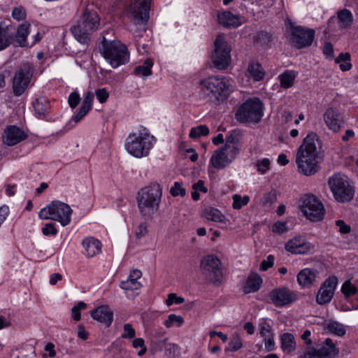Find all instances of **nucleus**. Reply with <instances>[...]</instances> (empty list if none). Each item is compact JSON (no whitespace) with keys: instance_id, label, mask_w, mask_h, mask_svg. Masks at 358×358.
<instances>
[{"instance_id":"f257e3e1","label":"nucleus","mask_w":358,"mask_h":358,"mask_svg":"<svg viewBox=\"0 0 358 358\" xmlns=\"http://www.w3.org/2000/svg\"><path fill=\"white\" fill-rule=\"evenodd\" d=\"M321 149L322 143L317 134L314 132L308 134L297 149L296 163L299 171L305 176H312L317 172L320 168L318 157Z\"/></svg>"},{"instance_id":"f03ea898","label":"nucleus","mask_w":358,"mask_h":358,"mask_svg":"<svg viewBox=\"0 0 358 358\" xmlns=\"http://www.w3.org/2000/svg\"><path fill=\"white\" fill-rule=\"evenodd\" d=\"M162 196V189L158 183H151L142 188L136 197L140 214L145 217H152L159 209Z\"/></svg>"},{"instance_id":"7ed1b4c3","label":"nucleus","mask_w":358,"mask_h":358,"mask_svg":"<svg viewBox=\"0 0 358 358\" xmlns=\"http://www.w3.org/2000/svg\"><path fill=\"white\" fill-rule=\"evenodd\" d=\"M155 143V138L150 135L145 128L136 133L130 134L126 141L125 148L127 152L137 158L146 157Z\"/></svg>"},{"instance_id":"20e7f679","label":"nucleus","mask_w":358,"mask_h":358,"mask_svg":"<svg viewBox=\"0 0 358 358\" xmlns=\"http://www.w3.org/2000/svg\"><path fill=\"white\" fill-rule=\"evenodd\" d=\"M101 54L113 68L126 64L129 59L125 45L119 41H108L105 37L101 42Z\"/></svg>"},{"instance_id":"39448f33","label":"nucleus","mask_w":358,"mask_h":358,"mask_svg":"<svg viewBox=\"0 0 358 358\" xmlns=\"http://www.w3.org/2000/svg\"><path fill=\"white\" fill-rule=\"evenodd\" d=\"M72 213V209L67 203L53 201L40 210L38 216L42 220L57 221L65 227L70 224Z\"/></svg>"},{"instance_id":"423d86ee","label":"nucleus","mask_w":358,"mask_h":358,"mask_svg":"<svg viewBox=\"0 0 358 358\" xmlns=\"http://www.w3.org/2000/svg\"><path fill=\"white\" fill-rule=\"evenodd\" d=\"M263 115V106L259 99H250L244 102L236 113V120L243 123H257Z\"/></svg>"},{"instance_id":"0eeeda50","label":"nucleus","mask_w":358,"mask_h":358,"mask_svg":"<svg viewBox=\"0 0 358 358\" xmlns=\"http://www.w3.org/2000/svg\"><path fill=\"white\" fill-rule=\"evenodd\" d=\"M328 184L336 201L345 202L352 199L354 191L346 176L334 174L329 178Z\"/></svg>"},{"instance_id":"6e6552de","label":"nucleus","mask_w":358,"mask_h":358,"mask_svg":"<svg viewBox=\"0 0 358 358\" xmlns=\"http://www.w3.org/2000/svg\"><path fill=\"white\" fill-rule=\"evenodd\" d=\"M215 49L212 55V62L218 69H225L231 62V46L223 35H219L214 43Z\"/></svg>"},{"instance_id":"1a4fd4ad","label":"nucleus","mask_w":358,"mask_h":358,"mask_svg":"<svg viewBox=\"0 0 358 358\" xmlns=\"http://www.w3.org/2000/svg\"><path fill=\"white\" fill-rule=\"evenodd\" d=\"M200 86L205 94H213L219 99L220 96H226L229 93L231 83L224 77L210 76L201 80Z\"/></svg>"},{"instance_id":"9d476101","label":"nucleus","mask_w":358,"mask_h":358,"mask_svg":"<svg viewBox=\"0 0 358 358\" xmlns=\"http://www.w3.org/2000/svg\"><path fill=\"white\" fill-rule=\"evenodd\" d=\"M220 259L214 255H208L201 260V268L206 278L212 284L219 285L222 280Z\"/></svg>"},{"instance_id":"9b49d317","label":"nucleus","mask_w":358,"mask_h":358,"mask_svg":"<svg viewBox=\"0 0 358 358\" xmlns=\"http://www.w3.org/2000/svg\"><path fill=\"white\" fill-rule=\"evenodd\" d=\"M33 76L31 66L23 63L16 69L13 78V91L16 96H21L28 88Z\"/></svg>"},{"instance_id":"f8f14e48","label":"nucleus","mask_w":358,"mask_h":358,"mask_svg":"<svg viewBox=\"0 0 358 358\" xmlns=\"http://www.w3.org/2000/svg\"><path fill=\"white\" fill-rule=\"evenodd\" d=\"M151 0H135L129 6L127 15L136 26L144 27L149 19Z\"/></svg>"},{"instance_id":"ddd939ff","label":"nucleus","mask_w":358,"mask_h":358,"mask_svg":"<svg viewBox=\"0 0 358 358\" xmlns=\"http://www.w3.org/2000/svg\"><path fill=\"white\" fill-rule=\"evenodd\" d=\"M301 210L306 217L312 222L320 221L324 216L325 210L323 204L313 195L305 197Z\"/></svg>"},{"instance_id":"4468645a","label":"nucleus","mask_w":358,"mask_h":358,"mask_svg":"<svg viewBox=\"0 0 358 358\" xmlns=\"http://www.w3.org/2000/svg\"><path fill=\"white\" fill-rule=\"evenodd\" d=\"M314 37L313 29H305L300 26L294 27L291 29V43L298 49L310 46Z\"/></svg>"},{"instance_id":"2eb2a0df","label":"nucleus","mask_w":358,"mask_h":358,"mask_svg":"<svg viewBox=\"0 0 358 358\" xmlns=\"http://www.w3.org/2000/svg\"><path fill=\"white\" fill-rule=\"evenodd\" d=\"M271 302L276 307H282L289 305L298 299L297 294L285 287L273 289L269 294Z\"/></svg>"},{"instance_id":"dca6fc26","label":"nucleus","mask_w":358,"mask_h":358,"mask_svg":"<svg viewBox=\"0 0 358 358\" xmlns=\"http://www.w3.org/2000/svg\"><path fill=\"white\" fill-rule=\"evenodd\" d=\"M337 283L338 278L334 275L330 276L325 280L316 296V301L318 304L324 305L331 301Z\"/></svg>"},{"instance_id":"f3484780","label":"nucleus","mask_w":358,"mask_h":358,"mask_svg":"<svg viewBox=\"0 0 358 358\" xmlns=\"http://www.w3.org/2000/svg\"><path fill=\"white\" fill-rule=\"evenodd\" d=\"M237 153L224 147L215 151L210 157V164L217 169H222L227 166L236 157Z\"/></svg>"},{"instance_id":"a211bd4d","label":"nucleus","mask_w":358,"mask_h":358,"mask_svg":"<svg viewBox=\"0 0 358 358\" xmlns=\"http://www.w3.org/2000/svg\"><path fill=\"white\" fill-rule=\"evenodd\" d=\"M287 251L295 255H304L314 249V245L301 236L289 240L285 246Z\"/></svg>"},{"instance_id":"6ab92c4d","label":"nucleus","mask_w":358,"mask_h":358,"mask_svg":"<svg viewBox=\"0 0 358 358\" xmlns=\"http://www.w3.org/2000/svg\"><path fill=\"white\" fill-rule=\"evenodd\" d=\"M324 120L327 127L334 132H338L344 126L342 114L335 108H328L324 113Z\"/></svg>"},{"instance_id":"aec40b11","label":"nucleus","mask_w":358,"mask_h":358,"mask_svg":"<svg viewBox=\"0 0 358 358\" xmlns=\"http://www.w3.org/2000/svg\"><path fill=\"white\" fill-rule=\"evenodd\" d=\"M2 141L8 146L15 145L27 138L24 131L15 125L6 127L2 134Z\"/></svg>"},{"instance_id":"412c9836","label":"nucleus","mask_w":358,"mask_h":358,"mask_svg":"<svg viewBox=\"0 0 358 358\" xmlns=\"http://www.w3.org/2000/svg\"><path fill=\"white\" fill-rule=\"evenodd\" d=\"M92 317L109 327L113 320V313L108 306H101L90 312Z\"/></svg>"},{"instance_id":"4be33fe9","label":"nucleus","mask_w":358,"mask_h":358,"mask_svg":"<svg viewBox=\"0 0 358 358\" xmlns=\"http://www.w3.org/2000/svg\"><path fill=\"white\" fill-rule=\"evenodd\" d=\"M219 22L228 27H238L242 24L241 17L230 11H224L218 15Z\"/></svg>"},{"instance_id":"5701e85b","label":"nucleus","mask_w":358,"mask_h":358,"mask_svg":"<svg viewBox=\"0 0 358 358\" xmlns=\"http://www.w3.org/2000/svg\"><path fill=\"white\" fill-rule=\"evenodd\" d=\"M141 272L138 269H134L131 271L128 279L126 281H122L120 283V287L124 290H136L141 287V284L138 281L141 277Z\"/></svg>"},{"instance_id":"b1692460","label":"nucleus","mask_w":358,"mask_h":358,"mask_svg":"<svg viewBox=\"0 0 358 358\" xmlns=\"http://www.w3.org/2000/svg\"><path fill=\"white\" fill-rule=\"evenodd\" d=\"M85 255L88 257H93L101 251V242L92 237L86 238L83 241Z\"/></svg>"},{"instance_id":"393cba45","label":"nucleus","mask_w":358,"mask_h":358,"mask_svg":"<svg viewBox=\"0 0 358 358\" xmlns=\"http://www.w3.org/2000/svg\"><path fill=\"white\" fill-rule=\"evenodd\" d=\"M94 96V93L92 92H88L86 94L78 113L72 117L73 121L75 122H78L86 115V114L92 108Z\"/></svg>"},{"instance_id":"a878e982","label":"nucleus","mask_w":358,"mask_h":358,"mask_svg":"<svg viewBox=\"0 0 358 358\" xmlns=\"http://www.w3.org/2000/svg\"><path fill=\"white\" fill-rule=\"evenodd\" d=\"M246 76L255 81H259L264 78L265 71L260 63L252 61L248 64Z\"/></svg>"},{"instance_id":"bb28decb","label":"nucleus","mask_w":358,"mask_h":358,"mask_svg":"<svg viewBox=\"0 0 358 358\" xmlns=\"http://www.w3.org/2000/svg\"><path fill=\"white\" fill-rule=\"evenodd\" d=\"M71 31L75 38L80 43L86 44L90 41L89 31L80 22L72 27Z\"/></svg>"},{"instance_id":"cd10ccee","label":"nucleus","mask_w":358,"mask_h":358,"mask_svg":"<svg viewBox=\"0 0 358 358\" xmlns=\"http://www.w3.org/2000/svg\"><path fill=\"white\" fill-rule=\"evenodd\" d=\"M316 273L317 272L313 269L304 268L297 275V281L301 286H308L315 280Z\"/></svg>"},{"instance_id":"c85d7f7f","label":"nucleus","mask_w":358,"mask_h":358,"mask_svg":"<svg viewBox=\"0 0 358 358\" xmlns=\"http://www.w3.org/2000/svg\"><path fill=\"white\" fill-rule=\"evenodd\" d=\"M318 350L320 358H334L338 353L330 338H327L324 345L319 348Z\"/></svg>"},{"instance_id":"c756f323","label":"nucleus","mask_w":358,"mask_h":358,"mask_svg":"<svg viewBox=\"0 0 358 358\" xmlns=\"http://www.w3.org/2000/svg\"><path fill=\"white\" fill-rule=\"evenodd\" d=\"M262 280L257 273L250 275L243 287V292L245 294L255 292L260 289Z\"/></svg>"},{"instance_id":"7c9ffc66","label":"nucleus","mask_w":358,"mask_h":358,"mask_svg":"<svg viewBox=\"0 0 358 358\" xmlns=\"http://www.w3.org/2000/svg\"><path fill=\"white\" fill-rule=\"evenodd\" d=\"M338 24L341 29H348L353 22V15L348 9H343L337 12Z\"/></svg>"},{"instance_id":"2f4dec72","label":"nucleus","mask_w":358,"mask_h":358,"mask_svg":"<svg viewBox=\"0 0 358 358\" xmlns=\"http://www.w3.org/2000/svg\"><path fill=\"white\" fill-rule=\"evenodd\" d=\"M13 33L8 27L0 25V50L7 48L13 41Z\"/></svg>"},{"instance_id":"473e14b6","label":"nucleus","mask_w":358,"mask_h":358,"mask_svg":"<svg viewBox=\"0 0 358 358\" xmlns=\"http://www.w3.org/2000/svg\"><path fill=\"white\" fill-rule=\"evenodd\" d=\"M30 24L29 23H24L20 25L17 29L15 40L20 46L25 47L29 45L27 42V38L29 33Z\"/></svg>"},{"instance_id":"72a5a7b5","label":"nucleus","mask_w":358,"mask_h":358,"mask_svg":"<svg viewBox=\"0 0 358 358\" xmlns=\"http://www.w3.org/2000/svg\"><path fill=\"white\" fill-rule=\"evenodd\" d=\"M99 17L96 13H84L80 22L90 31L96 29L99 24Z\"/></svg>"},{"instance_id":"f704fd0d","label":"nucleus","mask_w":358,"mask_h":358,"mask_svg":"<svg viewBox=\"0 0 358 358\" xmlns=\"http://www.w3.org/2000/svg\"><path fill=\"white\" fill-rule=\"evenodd\" d=\"M241 134L238 131H232L230 134L227 136L226 142L223 146L225 149L231 150L232 152L238 153L239 149L238 148V143L240 141Z\"/></svg>"},{"instance_id":"c9c22d12","label":"nucleus","mask_w":358,"mask_h":358,"mask_svg":"<svg viewBox=\"0 0 358 358\" xmlns=\"http://www.w3.org/2000/svg\"><path fill=\"white\" fill-rule=\"evenodd\" d=\"M281 348L283 352L290 353L296 348L294 337L292 334L284 333L280 336Z\"/></svg>"},{"instance_id":"e433bc0d","label":"nucleus","mask_w":358,"mask_h":358,"mask_svg":"<svg viewBox=\"0 0 358 358\" xmlns=\"http://www.w3.org/2000/svg\"><path fill=\"white\" fill-rule=\"evenodd\" d=\"M203 215L208 220L223 222L225 220L224 215L217 208L208 207L204 209Z\"/></svg>"},{"instance_id":"4c0bfd02","label":"nucleus","mask_w":358,"mask_h":358,"mask_svg":"<svg viewBox=\"0 0 358 358\" xmlns=\"http://www.w3.org/2000/svg\"><path fill=\"white\" fill-rule=\"evenodd\" d=\"M324 328L338 336L345 335L346 332L345 329L342 324L334 320L325 321L324 322Z\"/></svg>"},{"instance_id":"58836bf2","label":"nucleus","mask_w":358,"mask_h":358,"mask_svg":"<svg viewBox=\"0 0 358 358\" xmlns=\"http://www.w3.org/2000/svg\"><path fill=\"white\" fill-rule=\"evenodd\" d=\"M153 62L151 59H147L142 65L137 66L134 71L136 76H149L152 75Z\"/></svg>"},{"instance_id":"ea45409f","label":"nucleus","mask_w":358,"mask_h":358,"mask_svg":"<svg viewBox=\"0 0 358 358\" xmlns=\"http://www.w3.org/2000/svg\"><path fill=\"white\" fill-rule=\"evenodd\" d=\"M36 113L40 116H45L50 108V103L45 97H39L34 103Z\"/></svg>"},{"instance_id":"a19ab883","label":"nucleus","mask_w":358,"mask_h":358,"mask_svg":"<svg viewBox=\"0 0 358 358\" xmlns=\"http://www.w3.org/2000/svg\"><path fill=\"white\" fill-rule=\"evenodd\" d=\"M296 75L294 71H286L285 73L279 76L281 87L289 88L294 84Z\"/></svg>"},{"instance_id":"79ce46f5","label":"nucleus","mask_w":358,"mask_h":358,"mask_svg":"<svg viewBox=\"0 0 358 358\" xmlns=\"http://www.w3.org/2000/svg\"><path fill=\"white\" fill-rule=\"evenodd\" d=\"M184 323V319L180 315H177L176 314H170L168 316L167 320H166L163 324L166 328H170L173 326L180 327Z\"/></svg>"},{"instance_id":"37998d69","label":"nucleus","mask_w":358,"mask_h":358,"mask_svg":"<svg viewBox=\"0 0 358 358\" xmlns=\"http://www.w3.org/2000/svg\"><path fill=\"white\" fill-rule=\"evenodd\" d=\"M164 350L165 355L169 358H178L181 355L180 348L174 343H167Z\"/></svg>"},{"instance_id":"c03bdc74","label":"nucleus","mask_w":358,"mask_h":358,"mask_svg":"<svg viewBox=\"0 0 358 358\" xmlns=\"http://www.w3.org/2000/svg\"><path fill=\"white\" fill-rule=\"evenodd\" d=\"M243 347V341L238 334H234L226 348V351L236 352Z\"/></svg>"},{"instance_id":"a18cd8bd","label":"nucleus","mask_w":358,"mask_h":358,"mask_svg":"<svg viewBox=\"0 0 358 358\" xmlns=\"http://www.w3.org/2000/svg\"><path fill=\"white\" fill-rule=\"evenodd\" d=\"M209 134V129L206 125H199L196 127L191 129L189 132V137L192 138H196L202 136H207Z\"/></svg>"},{"instance_id":"49530a36","label":"nucleus","mask_w":358,"mask_h":358,"mask_svg":"<svg viewBox=\"0 0 358 358\" xmlns=\"http://www.w3.org/2000/svg\"><path fill=\"white\" fill-rule=\"evenodd\" d=\"M341 292L345 297H350L357 293V289L350 280H348L342 285Z\"/></svg>"},{"instance_id":"de8ad7c7","label":"nucleus","mask_w":358,"mask_h":358,"mask_svg":"<svg viewBox=\"0 0 358 358\" xmlns=\"http://www.w3.org/2000/svg\"><path fill=\"white\" fill-rule=\"evenodd\" d=\"M233 208L234 209H240L248 203L250 199L248 196L241 197L239 194H234L233 196Z\"/></svg>"},{"instance_id":"09e8293b","label":"nucleus","mask_w":358,"mask_h":358,"mask_svg":"<svg viewBox=\"0 0 358 358\" xmlns=\"http://www.w3.org/2000/svg\"><path fill=\"white\" fill-rule=\"evenodd\" d=\"M170 194L174 197L178 196H184L186 194V191L182 187V183L175 182L173 186L170 189Z\"/></svg>"},{"instance_id":"8fccbe9b","label":"nucleus","mask_w":358,"mask_h":358,"mask_svg":"<svg viewBox=\"0 0 358 358\" xmlns=\"http://www.w3.org/2000/svg\"><path fill=\"white\" fill-rule=\"evenodd\" d=\"M87 305L83 301L78 302L75 306H73L71 309L72 312V317L76 321H79L80 320V310L85 309Z\"/></svg>"},{"instance_id":"3c124183","label":"nucleus","mask_w":358,"mask_h":358,"mask_svg":"<svg viewBox=\"0 0 358 358\" xmlns=\"http://www.w3.org/2000/svg\"><path fill=\"white\" fill-rule=\"evenodd\" d=\"M301 358H320L318 348L310 345L306 347Z\"/></svg>"},{"instance_id":"603ef678","label":"nucleus","mask_w":358,"mask_h":358,"mask_svg":"<svg viewBox=\"0 0 358 358\" xmlns=\"http://www.w3.org/2000/svg\"><path fill=\"white\" fill-rule=\"evenodd\" d=\"M132 345L134 348H140L141 350L138 352V356H143L147 351V348L145 345V341L141 338H138L134 340Z\"/></svg>"},{"instance_id":"864d4df0","label":"nucleus","mask_w":358,"mask_h":358,"mask_svg":"<svg viewBox=\"0 0 358 358\" xmlns=\"http://www.w3.org/2000/svg\"><path fill=\"white\" fill-rule=\"evenodd\" d=\"M123 329L124 333L122 334V338L131 339L135 337L136 331L131 324L127 323L124 324Z\"/></svg>"},{"instance_id":"5fc2aeb1","label":"nucleus","mask_w":358,"mask_h":358,"mask_svg":"<svg viewBox=\"0 0 358 358\" xmlns=\"http://www.w3.org/2000/svg\"><path fill=\"white\" fill-rule=\"evenodd\" d=\"M272 231L274 233L281 234L288 231V227L285 222L278 221L272 227Z\"/></svg>"},{"instance_id":"6e6d98bb","label":"nucleus","mask_w":358,"mask_h":358,"mask_svg":"<svg viewBox=\"0 0 358 358\" xmlns=\"http://www.w3.org/2000/svg\"><path fill=\"white\" fill-rule=\"evenodd\" d=\"M259 334L266 337L271 335V327L266 321H263L259 324Z\"/></svg>"},{"instance_id":"4d7b16f0","label":"nucleus","mask_w":358,"mask_h":358,"mask_svg":"<svg viewBox=\"0 0 358 358\" xmlns=\"http://www.w3.org/2000/svg\"><path fill=\"white\" fill-rule=\"evenodd\" d=\"M42 232L45 236H55L57 234V230L55 227V224L50 222L45 224L42 228Z\"/></svg>"},{"instance_id":"13d9d810","label":"nucleus","mask_w":358,"mask_h":358,"mask_svg":"<svg viewBox=\"0 0 358 358\" xmlns=\"http://www.w3.org/2000/svg\"><path fill=\"white\" fill-rule=\"evenodd\" d=\"M12 16L14 19L20 21L26 17V12L22 7H16L12 11Z\"/></svg>"},{"instance_id":"bf43d9fd","label":"nucleus","mask_w":358,"mask_h":358,"mask_svg":"<svg viewBox=\"0 0 358 358\" xmlns=\"http://www.w3.org/2000/svg\"><path fill=\"white\" fill-rule=\"evenodd\" d=\"M276 200V196L274 192H268L265 194L262 199L263 206H271Z\"/></svg>"},{"instance_id":"052dcab7","label":"nucleus","mask_w":358,"mask_h":358,"mask_svg":"<svg viewBox=\"0 0 358 358\" xmlns=\"http://www.w3.org/2000/svg\"><path fill=\"white\" fill-rule=\"evenodd\" d=\"M185 301L182 297L177 296L174 293L169 294L166 299L167 306H171L173 303L181 304Z\"/></svg>"},{"instance_id":"680f3d73","label":"nucleus","mask_w":358,"mask_h":358,"mask_svg":"<svg viewBox=\"0 0 358 358\" xmlns=\"http://www.w3.org/2000/svg\"><path fill=\"white\" fill-rule=\"evenodd\" d=\"M270 161L269 159L265 158L260 161H258L257 163V170L261 173H264L269 169Z\"/></svg>"},{"instance_id":"e2e57ef3","label":"nucleus","mask_w":358,"mask_h":358,"mask_svg":"<svg viewBox=\"0 0 358 358\" xmlns=\"http://www.w3.org/2000/svg\"><path fill=\"white\" fill-rule=\"evenodd\" d=\"M274 264V257L273 255H268L266 259L263 260L260 264V269L262 271H266L271 268Z\"/></svg>"},{"instance_id":"0e129e2a","label":"nucleus","mask_w":358,"mask_h":358,"mask_svg":"<svg viewBox=\"0 0 358 358\" xmlns=\"http://www.w3.org/2000/svg\"><path fill=\"white\" fill-rule=\"evenodd\" d=\"M80 98L77 92H72L69 96V103L71 108H75L80 103Z\"/></svg>"},{"instance_id":"69168bd1","label":"nucleus","mask_w":358,"mask_h":358,"mask_svg":"<svg viewBox=\"0 0 358 358\" xmlns=\"http://www.w3.org/2000/svg\"><path fill=\"white\" fill-rule=\"evenodd\" d=\"M96 96L99 101L101 103L106 101L109 94L105 88L99 89L96 91Z\"/></svg>"},{"instance_id":"338daca9","label":"nucleus","mask_w":358,"mask_h":358,"mask_svg":"<svg viewBox=\"0 0 358 358\" xmlns=\"http://www.w3.org/2000/svg\"><path fill=\"white\" fill-rule=\"evenodd\" d=\"M336 225L339 228V232L343 234H349L351 231L350 227L345 224L344 221L338 220L336 221Z\"/></svg>"},{"instance_id":"774afa93","label":"nucleus","mask_w":358,"mask_h":358,"mask_svg":"<svg viewBox=\"0 0 358 358\" xmlns=\"http://www.w3.org/2000/svg\"><path fill=\"white\" fill-rule=\"evenodd\" d=\"M322 52L324 55L328 58H331L334 56L333 45L329 42H325L323 46Z\"/></svg>"}]
</instances>
